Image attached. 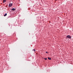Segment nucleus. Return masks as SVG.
Returning <instances> with one entry per match:
<instances>
[{
  "label": "nucleus",
  "mask_w": 73,
  "mask_h": 73,
  "mask_svg": "<svg viewBox=\"0 0 73 73\" xmlns=\"http://www.w3.org/2000/svg\"><path fill=\"white\" fill-rule=\"evenodd\" d=\"M33 50L34 51V52H36V50H35V49Z\"/></svg>",
  "instance_id": "0eeeda50"
},
{
  "label": "nucleus",
  "mask_w": 73,
  "mask_h": 73,
  "mask_svg": "<svg viewBox=\"0 0 73 73\" xmlns=\"http://www.w3.org/2000/svg\"><path fill=\"white\" fill-rule=\"evenodd\" d=\"M7 14L5 13V14L4 15V16H7Z\"/></svg>",
  "instance_id": "20e7f679"
},
{
  "label": "nucleus",
  "mask_w": 73,
  "mask_h": 73,
  "mask_svg": "<svg viewBox=\"0 0 73 73\" xmlns=\"http://www.w3.org/2000/svg\"><path fill=\"white\" fill-rule=\"evenodd\" d=\"M46 53H48V52H46Z\"/></svg>",
  "instance_id": "1a4fd4ad"
},
{
  "label": "nucleus",
  "mask_w": 73,
  "mask_h": 73,
  "mask_svg": "<svg viewBox=\"0 0 73 73\" xmlns=\"http://www.w3.org/2000/svg\"><path fill=\"white\" fill-rule=\"evenodd\" d=\"M48 60H51V58H50L49 57L48 58Z\"/></svg>",
  "instance_id": "39448f33"
},
{
  "label": "nucleus",
  "mask_w": 73,
  "mask_h": 73,
  "mask_svg": "<svg viewBox=\"0 0 73 73\" xmlns=\"http://www.w3.org/2000/svg\"><path fill=\"white\" fill-rule=\"evenodd\" d=\"M11 11H15V9L13 8V9H11Z\"/></svg>",
  "instance_id": "7ed1b4c3"
},
{
  "label": "nucleus",
  "mask_w": 73,
  "mask_h": 73,
  "mask_svg": "<svg viewBox=\"0 0 73 73\" xmlns=\"http://www.w3.org/2000/svg\"><path fill=\"white\" fill-rule=\"evenodd\" d=\"M44 59H45V60H47V58H44Z\"/></svg>",
  "instance_id": "6e6552de"
},
{
  "label": "nucleus",
  "mask_w": 73,
  "mask_h": 73,
  "mask_svg": "<svg viewBox=\"0 0 73 73\" xmlns=\"http://www.w3.org/2000/svg\"><path fill=\"white\" fill-rule=\"evenodd\" d=\"M3 3H5V0H3Z\"/></svg>",
  "instance_id": "423d86ee"
},
{
  "label": "nucleus",
  "mask_w": 73,
  "mask_h": 73,
  "mask_svg": "<svg viewBox=\"0 0 73 73\" xmlns=\"http://www.w3.org/2000/svg\"><path fill=\"white\" fill-rule=\"evenodd\" d=\"M12 3H10L9 4V7H12Z\"/></svg>",
  "instance_id": "f03ea898"
},
{
  "label": "nucleus",
  "mask_w": 73,
  "mask_h": 73,
  "mask_svg": "<svg viewBox=\"0 0 73 73\" xmlns=\"http://www.w3.org/2000/svg\"><path fill=\"white\" fill-rule=\"evenodd\" d=\"M66 38H71V36L70 35H68L66 36Z\"/></svg>",
  "instance_id": "f257e3e1"
}]
</instances>
